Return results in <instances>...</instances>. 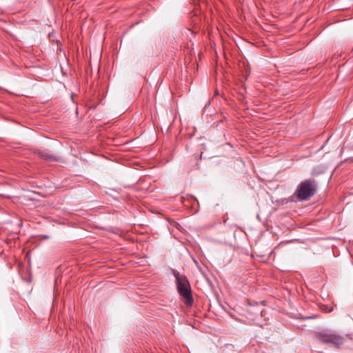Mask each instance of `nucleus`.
<instances>
[{
	"label": "nucleus",
	"instance_id": "obj_1",
	"mask_svg": "<svg viewBox=\"0 0 353 353\" xmlns=\"http://www.w3.org/2000/svg\"><path fill=\"white\" fill-rule=\"evenodd\" d=\"M316 185L314 179H308L301 182L297 187L294 196L299 201L310 199L316 192Z\"/></svg>",
	"mask_w": 353,
	"mask_h": 353
},
{
	"label": "nucleus",
	"instance_id": "obj_2",
	"mask_svg": "<svg viewBox=\"0 0 353 353\" xmlns=\"http://www.w3.org/2000/svg\"><path fill=\"white\" fill-rule=\"evenodd\" d=\"M174 276L179 294L185 299V304L191 306L193 303V298L188 280L185 276L180 275L178 272L174 273Z\"/></svg>",
	"mask_w": 353,
	"mask_h": 353
},
{
	"label": "nucleus",
	"instance_id": "obj_3",
	"mask_svg": "<svg viewBox=\"0 0 353 353\" xmlns=\"http://www.w3.org/2000/svg\"><path fill=\"white\" fill-rule=\"evenodd\" d=\"M317 340L320 342L330 344L335 347H339L343 345L345 338L330 330H324L319 332L316 334Z\"/></svg>",
	"mask_w": 353,
	"mask_h": 353
},
{
	"label": "nucleus",
	"instance_id": "obj_4",
	"mask_svg": "<svg viewBox=\"0 0 353 353\" xmlns=\"http://www.w3.org/2000/svg\"><path fill=\"white\" fill-rule=\"evenodd\" d=\"M41 157L46 159V160H48V159H52V156L48 154H44V153H41Z\"/></svg>",
	"mask_w": 353,
	"mask_h": 353
}]
</instances>
